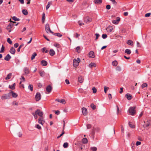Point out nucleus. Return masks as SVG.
I'll list each match as a JSON object with an SVG mask.
<instances>
[{"label": "nucleus", "instance_id": "1", "mask_svg": "<svg viewBox=\"0 0 151 151\" xmlns=\"http://www.w3.org/2000/svg\"><path fill=\"white\" fill-rule=\"evenodd\" d=\"M135 107H131L129 108L128 112L130 115L133 116L136 114Z\"/></svg>", "mask_w": 151, "mask_h": 151}, {"label": "nucleus", "instance_id": "2", "mask_svg": "<svg viewBox=\"0 0 151 151\" xmlns=\"http://www.w3.org/2000/svg\"><path fill=\"white\" fill-rule=\"evenodd\" d=\"M45 28V31L47 33H48L49 32H50L52 34L54 33L50 29V25L49 24H46Z\"/></svg>", "mask_w": 151, "mask_h": 151}, {"label": "nucleus", "instance_id": "3", "mask_svg": "<svg viewBox=\"0 0 151 151\" xmlns=\"http://www.w3.org/2000/svg\"><path fill=\"white\" fill-rule=\"evenodd\" d=\"M10 97V93L5 94L3 95L1 98L2 100L7 99H9Z\"/></svg>", "mask_w": 151, "mask_h": 151}, {"label": "nucleus", "instance_id": "4", "mask_svg": "<svg viewBox=\"0 0 151 151\" xmlns=\"http://www.w3.org/2000/svg\"><path fill=\"white\" fill-rule=\"evenodd\" d=\"M80 59L79 58H78L77 60L74 59L73 61V65L74 67H76L79 65V63L80 62Z\"/></svg>", "mask_w": 151, "mask_h": 151}, {"label": "nucleus", "instance_id": "5", "mask_svg": "<svg viewBox=\"0 0 151 151\" xmlns=\"http://www.w3.org/2000/svg\"><path fill=\"white\" fill-rule=\"evenodd\" d=\"M41 99V95L40 93L39 92L37 93L35 96V99L37 101H39Z\"/></svg>", "mask_w": 151, "mask_h": 151}, {"label": "nucleus", "instance_id": "6", "mask_svg": "<svg viewBox=\"0 0 151 151\" xmlns=\"http://www.w3.org/2000/svg\"><path fill=\"white\" fill-rule=\"evenodd\" d=\"M150 120H147L146 122L144 121V122L145 124L143 125V127L144 128H146L148 127L150 125Z\"/></svg>", "mask_w": 151, "mask_h": 151}, {"label": "nucleus", "instance_id": "7", "mask_svg": "<svg viewBox=\"0 0 151 151\" xmlns=\"http://www.w3.org/2000/svg\"><path fill=\"white\" fill-rule=\"evenodd\" d=\"M35 112L36 114H37L39 116H40V118H41V117H43L42 116L43 115V112L42 111H40V110L39 109H37L35 111Z\"/></svg>", "mask_w": 151, "mask_h": 151}, {"label": "nucleus", "instance_id": "8", "mask_svg": "<svg viewBox=\"0 0 151 151\" xmlns=\"http://www.w3.org/2000/svg\"><path fill=\"white\" fill-rule=\"evenodd\" d=\"M82 112L83 115H86L88 114V111L87 109L83 107L82 108Z\"/></svg>", "mask_w": 151, "mask_h": 151}, {"label": "nucleus", "instance_id": "9", "mask_svg": "<svg viewBox=\"0 0 151 151\" xmlns=\"http://www.w3.org/2000/svg\"><path fill=\"white\" fill-rule=\"evenodd\" d=\"M52 88V87L50 85H49L46 88V91L48 93H49L51 91Z\"/></svg>", "mask_w": 151, "mask_h": 151}, {"label": "nucleus", "instance_id": "10", "mask_svg": "<svg viewBox=\"0 0 151 151\" xmlns=\"http://www.w3.org/2000/svg\"><path fill=\"white\" fill-rule=\"evenodd\" d=\"M120 21V18L119 17H116V20H114L112 21V22L113 24H117L119 21Z\"/></svg>", "mask_w": 151, "mask_h": 151}, {"label": "nucleus", "instance_id": "11", "mask_svg": "<svg viewBox=\"0 0 151 151\" xmlns=\"http://www.w3.org/2000/svg\"><path fill=\"white\" fill-rule=\"evenodd\" d=\"M84 22L86 23H88L92 21L91 19L89 17H86L84 19Z\"/></svg>", "mask_w": 151, "mask_h": 151}, {"label": "nucleus", "instance_id": "12", "mask_svg": "<svg viewBox=\"0 0 151 151\" xmlns=\"http://www.w3.org/2000/svg\"><path fill=\"white\" fill-rule=\"evenodd\" d=\"M88 55L89 57L93 58H94L95 57L94 52L92 51H91L88 54Z\"/></svg>", "mask_w": 151, "mask_h": 151}, {"label": "nucleus", "instance_id": "13", "mask_svg": "<svg viewBox=\"0 0 151 151\" xmlns=\"http://www.w3.org/2000/svg\"><path fill=\"white\" fill-rule=\"evenodd\" d=\"M45 121L44 120L43 118L41 117L39 118L38 119V123L41 124L43 125V124L45 123Z\"/></svg>", "mask_w": 151, "mask_h": 151}, {"label": "nucleus", "instance_id": "14", "mask_svg": "<svg viewBox=\"0 0 151 151\" xmlns=\"http://www.w3.org/2000/svg\"><path fill=\"white\" fill-rule=\"evenodd\" d=\"M125 96L129 100H131L132 98V96L129 93H127L126 95Z\"/></svg>", "mask_w": 151, "mask_h": 151}, {"label": "nucleus", "instance_id": "15", "mask_svg": "<svg viewBox=\"0 0 151 151\" xmlns=\"http://www.w3.org/2000/svg\"><path fill=\"white\" fill-rule=\"evenodd\" d=\"M11 57L9 54H8L4 58V60L7 61H9L11 58Z\"/></svg>", "mask_w": 151, "mask_h": 151}, {"label": "nucleus", "instance_id": "16", "mask_svg": "<svg viewBox=\"0 0 151 151\" xmlns=\"http://www.w3.org/2000/svg\"><path fill=\"white\" fill-rule=\"evenodd\" d=\"M9 93H10V95L11 94H12V96L13 97L16 98L17 96L18 95L16 93L12 91H11L9 92Z\"/></svg>", "mask_w": 151, "mask_h": 151}, {"label": "nucleus", "instance_id": "17", "mask_svg": "<svg viewBox=\"0 0 151 151\" xmlns=\"http://www.w3.org/2000/svg\"><path fill=\"white\" fill-rule=\"evenodd\" d=\"M10 53L12 54H14L15 52V50L13 47H12L10 50Z\"/></svg>", "mask_w": 151, "mask_h": 151}, {"label": "nucleus", "instance_id": "18", "mask_svg": "<svg viewBox=\"0 0 151 151\" xmlns=\"http://www.w3.org/2000/svg\"><path fill=\"white\" fill-rule=\"evenodd\" d=\"M83 78L81 76H79L78 78V81L80 83H82L83 81Z\"/></svg>", "mask_w": 151, "mask_h": 151}, {"label": "nucleus", "instance_id": "19", "mask_svg": "<svg viewBox=\"0 0 151 151\" xmlns=\"http://www.w3.org/2000/svg\"><path fill=\"white\" fill-rule=\"evenodd\" d=\"M49 54L50 55L53 56L55 54V52L53 50L51 49L50 50Z\"/></svg>", "mask_w": 151, "mask_h": 151}, {"label": "nucleus", "instance_id": "20", "mask_svg": "<svg viewBox=\"0 0 151 151\" xmlns=\"http://www.w3.org/2000/svg\"><path fill=\"white\" fill-rule=\"evenodd\" d=\"M13 25V23H9V24L6 27L7 29H10L11 28H12Z\"/></svg>", "mask_w": 151, "mask_h": 151}, {"label": "nucleus", "instance_id": "21", "mask_svg": "<svg viewBox=\"0 0 151 151\" xmlns=\"http://www.w3.org/2000/svg\"><path fill=\"white\" fill-rule=\"evenodd\" d=\"M96 66V64L94 63H91L89 65V66L90 68H92L93 67H95Z\"/></svg>", "mask_w": 151, "mask_h": 151}, {"label": "nucleus", "instance_id": "22", "mask_svg": "<svg viewBox=\"0 0 151 151\" xmlns=\"http://www.w3.org/2000/svg\"><path fill=\"white\" fill-rule=\"evenodd\" d=\"M47 62L45 60H42L41 61V64L43 66H46L47 65Z\"/></svg>", "mask_w": 151, "mask_h": 151}, {"label": "nucleus", "instance_id": "23", "mask_svg": "<svg viewBox=\"0 0 151 151\" xmlns=\"http://www.w3.org/2000/svg\"><path fill=\"white\" fill-rule=\"evenodd\" d=\"M12 76V73H10L8 74L7 76L5 78V79L6 80H8L10 79Z\"/></svg>", "mask_w": 151, "mask_h": 151}, {"label": "nucleus", "instance_id": "24", "mask_svg": "<svg viewBox=\"0 0 151 151\" xmlns=\"http://www.w3.org/2000/svg\"><path fill=\"white\" fill-rule=\"evenodd\" d=\"M127 43L129 45L132 46L133 45V42L131 40H129L127 42Z\"/></svg>", "mask_w": 151, "mask_h": 151}, {"label": "nucleus", "instance_id": "25", "mask_svg": "<svg viewBox=\"0 0 151 151\" xmlns=\"http://www.w3.org/2000/svg\"><path fill=\"white\" fill-rule=\"evenodd\" d=\"M94 2L95 4H100L102 3V0H94Z\"/></svg>", "mask_w": 151, "mask_h": 151}, {"label": "nucleus", "instance_id": "26", "mask_svg": "<svg viewBox=\"0 0 151 151\" xmlns=\"http://www.w3.org/2000/svg\"><path fill=\"white\" fill-rule=\"evenodd\" d=\"M45 14L43 13L42 14V23H44L45 21Z\"/></svg>", "mask_w": 151, "mask_h": 151}, {"label": "nucleus", "instance_id": "27", "mask_svg": "<svg viewBox=\"0 0 151 151\" xmlns=\"http://www.w3.org/2000/svg\"><path fill=\"white\" fill-rule=\"evenodd\" d=\"M22 12L25 15H27L28 14L27 10L25 9H23L22 10Z\"/></svg>", "mask_w": 151, "mask_h": 151}, {"label": "nucleus", "instance_id": "28", "mask_svg": "<svg viewBox=\"0 0 151 151\" xmlns=\"http://www.w3.org/2000/svg\"><path fill=\"white\" fill-rule=\"evenodd\" d=\"M125 52L127 54L129 55L131 53V51L129 49H126L125 51Z\"/></svg>", "mask_w": 151, "mask_h": 151}, {"label": "nucleus", "instance_id": "29", "mask_svg": "<svg viewBox=\"0 0 151 151\" xmlns=\"http://www.w3.org/2000/svg\"><path fill=\"white\" fill-rule=\"evenodd\" d=\"M111 28H110V27H109V28H108L107 29H106L108 32H112L113 29L112 28L111 26Z\"/></svg>", "mask_w": 151, "mask_h": 151}, {"label": "nucleus", "instance_id": "30", "mask_svg": "<svg viewBox=\"0 0 151 151\" xmlns=\"http://www.w3.org/2000/svg\"><path fill=\"white\" fill-rule=\"evenodd\" d=\"M54 35H55L57 36L58 37H61L62 36V35L60 33H54L53 34Z\"/></svg>", "mask_w": 151, "mask_h": 151}, {"label": "nucleus", "instance_id": "31", "mask_svg": "<svg viewBox=\"0 0 151 151\" xmlns=\"http://www.w3.org/2000/svg\"><path fill=\"white\" fill-rule=\"evenodd\" d=\"M40 76L42 77H43L45 75V72L43 71H41L39 72Z\"/></svg>", "mask_w": 151, "mask_h": 151}, {"label": "nucleus", "instance_id": "32", "mask_svg": "<svg viewBox=\"0 0 151 151\" xmlns=\"http://www.w3.org/2000/svg\"><path fill=\"white\" fill-rule=\"evenodd\" d=\"M24 72L25 73L28 74L29 73V69L27 68H25L24 69Z\"/></svg>", "mask_w": 151, "mask_h": 151}, {"label": "nucleus", "instance_id": "33", "mask_svg": "<svg viewBox=\"0 0 151 151\" xmlns=\"http://www.w3.org/2000/svg\"><path fill=\"white\" fill-rule=\"evenodd\" d=\"M37 55V54L36 52H34L32 55L31 58V60H32L35 58V57Z\"/></svg>", "mask_w": 151, "mask_h": 151}, {"label": "nucleus", "instance_id": "34", "mask_svg": "<svg viewBox=\"0 0 151 151\" xmlns=\"http://www.w3.org/2000/svg\"><path fill=\"white\" fill-rule=\"evenodd\" d=\"M129 127L132 128H134L135 127L134 125H133L131 124V123L129 122L128 123Z\"/></svg>", "mask_w": 151, "mask_h": 151}, {"label": "nucleus", "instance_id": "35", "mask_svg": "<svg viewBox=\"0 0 151 151\" xmlns=\"http://www.w3.org/2000/svg\"><path fill=\"white\" fill-rule=\"evenodd\" d=\"M52 4V1L49 2L46 8V10H47L50 7V5Z\"/></svg>", "mask_w": 151, "mask_h": 151}, {"label": "nucleus", "instance_id": "36", "mask_svg": "<svg viewBox=\"0 0 151 151\" xmlns=\"http://www.w3.org/2000/svg\"><path fill=\"white\" fill-rule=\"evenodd\" d=\"M82 142L83 143L86 144L88 142V140L86 138H83L82 139Z\"/></svg>", "mask_w": 151, "mask_h": 151}, {"label": "nucleus", "instance_id": "37", "mask_svg": "<svg viewBox=\"0 0 151 151\" xmlns=\"http://www.w3.org/2000/svg\"><path fill=\"white\" fill-rule=\"evenodd\" d=\"M110 0L112 2L113 4H114V5L115 6H116L117 5V2L115 1V0Z\"/></svg>", "mask_w": 151, "mask_h": 151}, {"label": "nucleus", "instance_id": "38", "mask_svg": "<svg viewBox=\"0 0 151 151\" xmlns=\"http://www.w3.org/2000/svg\"><path fill=\"white\" fill-rule=\"evenodd\" d=\"M112 65H113L114 66H116L117 65V62L116 60L113 61L112 62Z\"/></svg>", "mask_w": 151, "mask_h": 151}, {"label": "nucleus", "instance_id": "39", "mask_svg": "<svg viewBox=\"0 0 151 151\" xmlns=\"http://www.w3.org/2000/svg\"><path fill=\"white\" fill-rule=\"evenodd\" d=\"M4 49H5L4 47V45H2V47H1V50L0 51V53L4 52Z\"/></svg>", "mask_w": 151, "mask_h": 151}, {"label": "nucleus", "instance_id": "40", "mask_svg": "<svg viewBox=\"0 0 151 151\" xmlns=\"http://www.w3.org/2000/svg\"><path fill=\"white\" fill-rule=\"evenodd\" d=\"M91 107L93 110H94L96 108V105H94L93 104H91Z\"/></svg>", "mask_w": 151, "mask_h": 151}, {"label": "nucleus", "instance_id": "41", "mask_svg": "<svg viewBox=\"0 0 151 151\" xmlns=\"http://www.w3.org/2000/svg\"><path fill=\"white\" fill-rule=\"evenodd\" d=\"M28 88L32 91L33 90V86L32 85H29L28 86Z\"/></svg>", "mask_w": 151, "mask_h": 151}, {"label": "nucleus", "instance_id": "42", "mask_svg": "<svg viewBox=\"0 0 151 151\" xmlns=\"http://www.w3.org/2000/svg\"><path fill=\"white\" fill-rule=\"evenodd\" d=\"M54 46L57 48H59L60 47V45L59 44L55 43L54 44Z\"/></svg>", "mask_w": 151, "mask_h": 151}, {"label": "nucleus", "instance_id": "43", "mask_svg": "<svg viewBox=\"0 0 151 151\" xmlns=\"http://www.w3.org/2000/svg\"><path fill=\"white\" fill-rule=\"evenodd\" d=\"M7 42L10 45H11L12 43V41L11 40V39L9 38H7Z\"/></svg>", "mask_w": 151, "mask_h": 151}, {"label": "nucleus", "instance_id": "44", "mask_svg": "<svg viewBox=\"0 0 151 151\" xmlns=\"http://www.w3.org/2000/svg\"><path fill=\"white\" fill-rule=\"evenodd\" d=\"M80 46H78L76 47V51L78 52V53H79L80 52Z\"/></svg>", "mask_w": 151, "mask_h": 151}, {"label": "nucleus", "instance_id": "45", "mask_svg": "<svg viewBox=\"0 0 151 151\" xmlns=\"http://www.w3.org/2000/svg\"><path fill=\"white\" fill-rule=\"evenodd\" d=\"M60 102L63 104H65L66 103V102L65 99H62L60 100Z\"/></svg>", "mask_w": 151, "mask_h": 151}, {"label": "nucleus", "instance_id": "46", "mask_svg": "<svg viewBox=\"0 0 151 151\" xmlns=\"http://www.w3.org/2000/svg\"><path fill=\"white\" fill-rule=\"evenodd\" d=\"M68 143L65 142L64 143L63 146L64 148H67L68 146Z\"/></svg>", "mask_w": 151, "mask_h": 151}, {"label": "nucleus", "instance_id": "47", "mask_svg": "<svg viewBox=\"0 0 151 151\" xmlns=\"http://www.w3.org/2000/svg\"><path fill=\"white\" fill-rule=\"evenodd\" d=\"M109 88L106 86L104 87V91L105 93H106L107 91L109 89Z\"/></svg>", "mask_w": 151, "mask_h": 151}, {"label": "nucleus", "instance_id": "48", "mask_svg": "<svg viewBox=\"0 0 151 151\" xmlns=\"http://www.w3.org/2000/svg\"><path fill=\"white\" fill-rule=\"evenodd\" d=\"M12 19L15 21H19V19L17 18L16 17H12Z\"/></svg>", "mask_w": 151, "mask_h": 151}, {"label": "nucleus", "instance_id": "49", "mask_svg": "<svg viewBox=\"0 0 151 151\" xmlns=\"http://www.w3.org/2000/svg\"><path fill=\"white\" fill-rule=\"evenodd\" d=\"M91 150L93 151H96L97 150V149L96 147H91Z\"/></svg>", "mask_w": 151, "mask_h": 151}, {"label": "nucleus", "instance_id": "50", "mask_svg": "<svg viewBox=\"0 0 151 151\" xmlns=\"http://www.w3.org/2000/svg\"><path fill=\"white\" fill-rule=\"evenodd\" d=\"M147 85L146 83H144L142 85V88H144L147 87Z\"/></svg>", "mask_w": 151, "mask_h": 151}, {"label": "nucleus", "instance_id": "51", "mask_svg": "<svg viewBox=\"0 0 151 151\" xmlns=\"http://www.w3.org/2000/svg\"><path fill=\"white\" fill-rule=\"evenodd\" d=\"M92 90H93V93H95L96 92L97 89H96L94 87H93L92 88Z\"/></svg>", "mask_w": 151, "mask_h": 151}, {"label": "nucleus", "instance_id": "52", "mask_svg": "<svg viewBox=\"0 0 151 151\" xmlns=\"http://www.w3.org/2000/svg\"><path fill=\"white\" fill-rule=\"evenodd\" d=\"M9 87L12 90H14L15 88V87H14V86H13L12 85H9Z\"/></svg>", "mask_w": 151, "mask_h": 151}, {"label": "nucleus", "instance_id": "53", "mask_svg": "<svg viewBox=\"0 0 151 151\" xmlns=\"http://www.w3.org/2000/svg\"><path fill=\"white\" fill-rule=\"evenodd\" d=\"M32 114L33 115L34 118L36 119L37 118V114H36V112H35V113H33Z\"/></svg>", "mask_w": 151, "mask_h": 151}, {"label": "nucleus", "instance_id": "54", "mask_svg": "<svg viewBox=\"0 0 151 151\" xmlns=\"http://www.w3.org/2000/svg\"><path fill=\"white\" fill-rule=\"evenodd\" d=\"M65 133V132L64 131V130H63L62 133L59 136L57 137V138L58 139L62 136Z\"/></svg>", "mask_w": 151, "mask_h": 151}, {"label": "nucleus", "instance_id": "55", "mask_svg": "<svg viewBox=\"0 0 151 151\" xmlns=\"http://www.w3.org/2000/svg\"><path fill=\"white\" fill-rule=\"evenodd\" d=\"M24 45L23 44L21 45L18 48L17 50V51L18 52H19L20 51V49Z\"/></svg>", "mask_w": 151, "mask_h": 151}, {"label": "nucleus", "instance_id": "56", "mask_svg": "<svg viewBox=\"0 0 151 151\" xmlns=\"http://www.w3.org/2000/svg\"><path fill=\"white\" fill-rule=\"evenodd\" d=\"M135 147V142H132V148L133 149Z\"/></svg>", "mask_w": 151, "mask_h": 151}, {"label": "nucleus", "instance_id": "57", "mask_svg": "<svg viewBox=\"0 0 151 151\" xmlns=\"http://www.w3.org/2000/svg\"><path fill=\"white\" fill-rule=\"evenodd\" d=\"M107 37V35L106 34H103L102 35V37L104 39H105Z\"/></svg>", "mask_w": 151, "mask_h": 151}, {"label": "nucleus", "instance_id": "58", "mask_svg": "<svg viewBox=\"0 0 151 151\" xmlns=\"http://www.w3.org/2000/svg\"><path fill=\"white\" fill-rule=\"evenodd\" d=\"M87 128L88 129H90L91 128V124H87Z\"/></svg>", "mask_w": 151, "mask_h": 151}, {"label": "nucleus", "instance_id": "59", "mask_svg": "<svg viewBox=\"0 0 151 151\" xmlns=\"http://www.w3.org/2000/svg\"><path fill=\"white\" fill-rule=\"evenodd\" d=\"M95 35L96 36V38L95 39V40H96L98 39L99 37V34L96 33Z\"/></svg>", "mask_w": 151, "mask_h": 151}, {"label": "nucleus", "instance_id": "60", "mask_svg": "<svg viewBox=\"0 0 151 151\" xmlns=\"http://www.w3.org/2000/svg\"><path fill=\"white\" fill-rule=\"evenodd\" d=\"M106 8L107 9H109L111 8V6L110 5H107L106 6Z\"/></svg>", "mask_w": 151, "mask_h": 151}, {"label": "nucleus", "instance_id": "61", "mask_svg": "<svg viewBox=\"0 0 151 151\" xmlns=\"http://www.w3.org/2000/svg\"><path fill=\"white\" fill-rule=\"evenodd\" d=\"M55 113L56 115H58L60 113V112L58 110L55 111Z\"/></svg>", "mask_w": 151, "mask_h": 151}, {"label": "nucleus", "instance_id": "62", "mask_svg": "<svg viewBox=\"0 0 151 151\" xmlns=\"http://www.w3.org/2000/svg\"><path fill=\"white\" fill-rule=\"evenodd\" d=\"M151 15V14L150 13H147L145 15V17H148L150 16Z\"/></svg>", "mask_w": 151, "mask_h": 151}, {"label": "nucleus", "instance_id": "63", "mask_svg": "<svg viewBox=\"0 0 151 151\" xmlns=\"http://www.w3.org/2000/svg\"><path fill=\"white\" fill-rule=\"evenodd\" d=\"M141 144V142H140L139 141H137L136 143V145L137 146L140 145Z\"/></svg>", "mask_w": 151, "mask_h": 151}, {"label": "nucleus", "instance_id": "64", "mask_svg": "<svg viewBox=\"0 0 151 151\" xmlns=\"http://www.w3.org/2000/svg\"><path fill=\"white\" fill-rule=\"evenodd\" d=\"M108 97L110 100H111V99L112 98V96H111V94L109 93V94Z\"/></svg>", "mask_w": 151, "mask_h": 151}]
</instances>
